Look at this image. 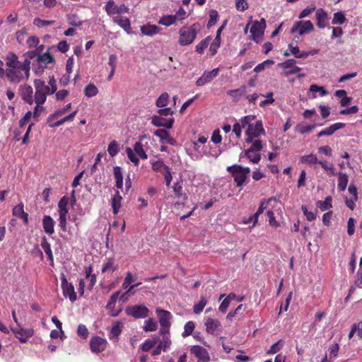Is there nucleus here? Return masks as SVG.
<instances>
[{
	"label": "nucleus",
	"mask_w": 362,
	"mask_h": 362,
	"mask_svg": "<svg viewBox=\"0 0 362 362\" xmlns=\"http://www.w3.org/2000/svg\"><path fill=\"white\" fill-rule=\"evenodd\" d=\"M6 78L13 83L28 80L30 77V60L25 59L20 62L14 53H9L6 57Z\"/></svg>",
	"instance_id": "obj_1"
},
{
	"label": "nucleus",
	"mask_w": 362,
	"mask_h": 362,
	"mask_svg": "<svg viewBox=\"0 0 362 362\" xmlns=\"http://www.w3.org/2000/svg\"><path fill=\"white\" fill-rule=\"evenodd\" d=\"M33 83L35 90V104H44L46 102L47 96L54 94L57 89L54 75L49 76L48 84H46L42 79H35Z\"/></svg>",
	"instance_id": "obj_2"
},
{
	"label": "nucleus",
	"mask_w": 362,
	"mask_h": 362,
	"mask_svg": "<svg viewBox=\"0 0 362 362\" xmlns=\"http://www.w3.org/2000/svg\"><path fill=\"white\" fill-rule=\"evenodd\" d=\"M199 25L193 24L192 25L182 26L179 30V44L182 46H186L192 44L197 37Z\"/></svg>",
	"instance_id": "obj_3"
},
{
	"label": "nucleus",
	"mask_w": 362,
	"mask_h": 362,
	"mask_svg": "<svg viewBox=\"0 0 362 362\" xmlns=\"http://www.w3.org/2000/svg\"><path fill=\"white\" fill-rule=\"evenodd\" d=\"M55 60L54 57L48 52L38 54L37 58L33 62L32 69L35 75L41 76L45 69L47 68L48 64H54Z\"/></svg>",
	"instance_id": "obj_4"
},
{
	"label": "nucleus",
	"mask_w": 362,
	"mask_h": 362,
	"mask_svg": "<svg viewBox=\"0 0 362 362\" xmlns=\"http://www.w3.org/2000/svg\"><path fill=\"white\" fill-rule=\"evenodd\" d=\"M227 171L230 173L234 178L237 187H241L245 182L250 169L248 167H243L240 165H233L227 168Z\"/></svg>",
	"instance_id": "obj_5"
},
{
	"label": "nucleus",
	"mask_w": 362,
	"mask_h": 362,
	"mask_svg": "<svg viewBox=\"0 0 362 362\" xmlns=\"http://www.w3.org/2000/svg\"><path fill=\"white\" fill-rule=\"evenodd\" d=\"M126 153L128 158L134 164V165L137 166L139 163V160L136 157V155L141 159H146L147 154L144 148V146L141 141H137L135 143L134 146V148H127L126 149Z\"/></svg>",
	"instance_id": "obj_6"
},
{
	"label": "nucleus",
	"mask_w": 362,
	"mask_h": 362,
	"mask_svg": "<svg viewBox=\"0 0 362 362\" xmlns=\"http://www.w3.org/2000/svg\"><path fill=\"white\" fill-rule=\"evenodd\" d=\"M69 199L63 197L58 203V212H59V226L62 230H66L67 216L69 213L68 209Z\"/></svg>",
	"instance_id": "obj_7"
},
{
	"label": "nucleus",
	"mask_w": 362,
	"mask_h": 362,
	"mask_svg": "<svg viewBox=\"0 0 362 362\" xmlns=\"http://www.w3.org/2000/svg\"><path fill=\"white\" fill-rule=\"evenodd\" d=\"M264 134L265 132L262 121L257 120L255 123L252 122L246 129L247 138L245 141L247 144L252 143L254 138Z\"/></svg>",
	"instance_id": "obj_8"
},
{
	"label": "nucleus",
	"mask_w": 362,
	"mask_h": 362,
	"mask_svg": "<svg viewBox=\"0 0 362 362\" xmlns=\"http://www.w3.org/2000/svg\"><path fill=\"white\" fill-rule=\"evenodd\" d=\"M314 30V25L310 21H296L290 33L292 34L298 33V35L303 36Z\"/></svg>",
	"instance_id": "obj_9"
},
{
	"label": "nucleus",
	"mask_w": 362,
	"mask_h": 362,
	"mask_svg": "<svg viewBox=\"0 0 362 362\" xmlns=\"http://www.w3.org/2000/svg\"><path fill=\"white\" fill-rule=\"evenodd\" d=\"M60 279L63 296L68 298L71 303L75 302L77 299V295L74 285L67 281L64 274H61Z\"/></svg>",
	"instance_id": "obj_10"
},
{
	"label": "nucleus",
	"mask_w": 362,
	"mask_h": 362,
	"mask_svg": "<svg viewBox=\"0 0 362 362\" xmlns=\"http://www.w3.org/2000/svg\"><path fill=\"white\" fill-rule=\"evenodd\" d=\"M125 311L127 315L132 316L136 319L145 318L148 315L149 313L148 308L142 304L128 306Z\"/></svg>",
	"instance_id": "obj_11"
},
{
	"label": "nucleus",
	"mask_w": 362,
	"mask_h": 362,
	"mask_svg": "<svg viewBox=\"0 0 362 362\" xmlns=\"http://www.w3.org/2000/svg\"><path fill=\"white\" fill-rule=\"evenodd\" d=\"M265 28V19L262 18L260 21H254L250 28V33L252 40L258 42L261 40Z\"/></svg>",
	"instance_id": "obj_12"
},
{
	"label": "nucleus",
	"mask_w": 362,
	"mask_h": 362,
	"mask_svg": "<svg viewBox=\"0 0 362 362\" xmlns=\"http://www.w3.org/2000/svg\"><path fill=\"white\" fill-rule=\"evenodd\" d=\"M11 330L15 337L21 343H26L34 335V329L33 328L24 329L21 325L18 326L17 328H11Z\"/></svg>",
	"instance_id": "obj_13"
},
{
	"label": "nucleus",
	"mask_w": 362,
	"mask_h": 362,
	"mask_svg": "<svg viewBox=\"0 0 362 362\" xmlns=\"http://www.w3.org/2000/svg\"><path fill=\"white\" fill-rule=\"evenodd\" d=\"M107 345V340L98 336L93 337L90 340V350L95 354L103 352L106 349Z\"/></svg>",
	"instance_id": "obj_14"
},
{
	"label": "nucleus",
	"mask_w": 362,
	"mask_h": 362,
	"mask_svg": "<svg viewBox=\"0 0 362 362\" xmlns=\"http://www.w3.org/2000/svg\"><path fill=\"white\" fill-rule=\"evenodd\" d=\"M204 325L206 326V332L212 335H218L222 331L221 324L217 319L208 317Z\"/></svg>",
	"instance_id": "obj_15"
},
{
	"label": "nucleus",
	"mask_w": 362,
	"mask_h": 362,
	"mask_svg": "<svg viewBox=\"0 0 362 362\" xmlns=\"http://www.w3.org/2000/svg\"><path fill=\"white\" fill-rule=\"evenodd\" d=\"M220 69L218 68L214 69L210 71H205L202 76L196 81V85L197 86H204L216 78L218 75Z\"/></svg>",
	"instance_id": "obj_16"
},
{
	"label": "nucleus",
	"mask_w": 362,
	"mask_h": 362,
	"mask_svg": "<svg viewBox=\"0 0 362 362\" xmlns=\"http://www.w3.org/2000/svg\"><path fill=\"white\" fill-rule=\"evenodd\" d=\"M19 92L22 100L26 103L32 105L35 102V95L33 96V90L30 86L25 84L20 86Z\"/></svg>",
	"instance_id": "obj_17"
},
{
	"label": "nucleus",
	"mask_w": 362,
	"mask_h": 362,
	"mask_svg": "<svg viewBox=\"0 0 362 362\" xmlns=\"http://www.w3.org/2000/svg\"><path fill=\"white\" fill-rule=\"evenodd\" d=\"M156 313L158 315L160 327H163V329L165 327H170L171 325L170 321L173 318V315L170 313V312L160 308H157Z\"/></svg>",
	"instance_id": "obj_18"
},
{
	"label": "nucleus",
	"mask_w": 362,
	"mask_h": 362,
	"mask_svg": "<svg viewBox=\"0 0 362 362\" xmlns=\"http://www.w3.org/2000/svg\"><path fill=\"white\" fill-rule=\"evenodd\" d=\"M296 61L295 59H287L285 62L279 64V66L284 70L286 76L298 74L301 68L296 65Z\"/></svg>",
	"instance_id": "obj_19"
},
{
	"label": "nucleus",
	"mask_w": 362,
	"mask_h": 362,
	"mask_svg": "<svg viewBox=\"0 0 362 362\" xmlns=\"http://www.w3.org/2000/svg\"><path fill=\"white\" fill-rule=\"evenodd\" d=\"M190 351L202 362H209L210 361V356L208 351L202 346H192Z\"/></svg>",
	"instance_id": "obj_20"
},
{
	"label": "nucleus",
	"mask_w": 362,
	"mask_h": 362,
	"mask_svg": "<svg viewBox=\"0 0 362 362\" xmlns=\"http://www.w3.org/2000/svg\"><path fill=\"white\" fill-rule=\"evenodd\" d=\"M315 18L317 21V26L319 28L323 29L327 26L329 18L328 13L324 8H320L316 10Z\"/></svg>",
	"instance_id": "obj_21"
},
{
	"label": "nucleus",
	"mask_w": 362,
	"mask_h": 362,
	"mask_svg": "<svg viewBox=\"0 0 362 362\" xmlns=\"http://www.w3.org/2000/svg\"><path fill=\"white\" fill-rule=\"evenodd\" d=\"M173 117L165 119L160 115H154L151 117V123L156 127H163L167 129H170L173 125Z\"/></svg>",
	"instance_id": "obj_22"
},
{
	"label": "nucleus",
	"mask_w": 362,
	"mask_h": 362,
	"mask_svg": "<svg viewBox=\"0 0 362 362\" xmlns=\"http://www.w3.org/2000/svg\"><path fill=\"white\" fill-rule=\"evenodd\" d=\"M346 124L342 122H337L334 123L329 127L322 129L317 134V137H322L324 136H331L336 131L343 129Z\"/></svg>",
	"instance_id": "obj_23"
},
{
	"label": "nucleus",
	"mask_w": 362,
	"mask_h": 362,
	"mask_svg": "<svg viewBox=\"0 0 362 362\" xmlns=\"http://www.w3.org/2000/svg\"><path fill=\"white\" fill-rule=\"evenodd\" d=\"M226 24V21L217 30L216 37L210 45L209 51L211 55H214L217 52V49L220 47L221 45V34L222 33L223 29L224 28L225 25Z\"/></svg>",
	"instance_id": "obj_24"
},
{
	"label": "nucleus",
	"mask_w": 362,
	"mask_h": 362,
	"mask_svg": "<svg viewBox=\"0 0 362 362\" xmlns=\"http://www.w3.org/2000/svg\"><path fill=\"white\" fill-rule=\"evenodd\" d=\"M12 214L14 216L22 219L25 224L28 223V214L24 211V205L22 202L13 209Z\"/></svg>",
	"instance_id": "obj_25"
},
{
	"label": "nucleus",
	"mask_w": 362,
	"mask_h": 362,
	"mask_svg": "<svg viewBox=\"0 0 362 362\" xmlns=\"http://www.w3.org/2000/svg\"><path fill=\"white\" fill-rule=\"evenodd\" d=\"M114 23L119 25L127 33H130L132 28L129 20L126 17L115 16L112 17Z\"/></svg>",
	"instance_id": "obj_26"
},
{
	"label": "nucleus",
	"mask_w": 362,
	"mask_h": 362,
	"mask_svg": "<svg viewBox=\"0 0 362 362\" xmlns=\"http://www.w3.org/2000/svg\"><path fill=\"white\" fill-rule=\"evenodd\" d=\"M55 221L48 215H46L42 218V226L45 232L48 235H52L54 232Z\"/></svg>",
	"instance_id": "obj_27"
},
{
	"label": "nucleus",
	"mask_w": 362,
	"mask_h": 362,
	"mask_svg": "<svg viewBox=\"0 0 362 362\" xmlns=\"http://www.w3.org/2000/svg\"><path fill=\"white\" fill-rule=\"evenodd\" d=\"M123 324L121 322H115L113 323L110 329L109 338L114 341H117L118 337L122 331Z\"/></svg>",
	"instance_id": "obj_28"
},
{
	"label": "nucleus",
	"mask_w": 362,
	"mask_h": 362,
	"mask_svg": "<svg viewBox=\"0 0 362 362\" xmlns=\"http://www.w3.org/2000/svg\"><path fill=\"white\" fill-rule=\"evenodd\" d=\"M117 264L113 258H108L107 261L103 263L101 272L102 273H108L112 274L117 269Z\"/></svg>",
	"instance_id": "obj_29"
},
{
	"label": "nucleus",
	"mask_w": 362,
	"mask_h": 362,
	"mask_svg": "<svg viewBox=\"0 0 362 362\" xmlns=\"http://www.w3.org/2000/svg\"><path fill=\"white\" fill-rule=\"evenodd\" d=\"M122 198L118 190L115 191L114 195L111 199V206L112 208V212L115 215L117 214L121 207V201Z\"/></svg>",
	"instance_id": "obj_30"
},
{
	"label": "nucleus",
	"mask_w": 362,
	"mask_h": 362,
	"mask_svg": "<svg viewBox=\"0 0 362 362\" xmlns=\"http://www.w3.org/2000/svg\"><path fill=\"white\" fill-rule=\"evenodd\" d=\"M92 266H88L85 268L84 273L85 277L88 281V288L91 291L96 283V276L93 274Z\"/></svg>",
	"instance_id": "obj_31"
},
{
	"label": "nucleus",
	"mask_w": 362,
	"mask_h": 362,
	"mask_svg": "<svg viewBox=\"0 0 362 362\" xmlns=\"http://www.w3.org/2000/svg\"><path fill=\"white\" fill-rule=\"evenodd\" d=\"M160 30V28L156 25L147 24L141 27V33L147 36H153L158 34Z\"/></svg>",
	"instance_id": "obj_32"
},
{
	"label": "nucleus",
	"mask_w": 362,
	"mask_h": 362,
	"mask_svg": "<svg viewBox=\"0 0 362 362\" xmlns=\"http://www.w3.org/2000/svg\"><path fill=\"white\" fill-rule=\"evenodd\" d=\"M105 10L110 16L121 13V8L113 0H109L105 6Z\"/></svg>",
	"instance_id": "obj_33"
},
{
	"label": "nucleus",
	"mask_w": 362,
	"mask_h": 362,
	"mask_svg": "<svg viewBox=\"0 0 362 362\" xmlns=\"http://www.w3.org/2000/svg\"><path fill=\"white\" fill-rule=\"evenodd\" d=\"M336 175L338 177L337 189L339 192H344L349 182V176L346 173L342 172L337 173Z\"/></svg>",
	"instance_id": "obj_34"
},
{
	"label": "nucleus",
	"mask_w": 362,
	"mask_h": 362,
	"mask_svg": "<svg viewBox=\"0 0 362 362\" xmlns=\"http://www.w3.org/2000/svg\"><path fill=\"white\" fill-rule=\"evenodd\" d=\"M113 175L115 180V187L117 189H122L123 187V173L119 166L113 168Z\"/></svg>",
	"instance_id": "obj_35"
},
{
	"label": "nucleus",
	"mask_w": 362,
	"mask_h": 362,
	"mask_svg": "<svg viewBox=\"0 0 362 362\" xmlns=\"http://www.w3.org/2000/svg\"><path fill=\"white\" fill-rule=\"evenodd\" d=\"M243 156L247 157L249 160L253 164H257L261 159L260 153L258 152L252 151V150H247L244 153H241L240 155V158Z\"/></svg>",
	"instance_id": "obj_36"
},
{
	"label": "nucleus",
	"mask_w": 362,
	"mask_h": 362,
	"mask_svg": "<svg viewBox=\"0 0 362 362\" xmlns=\"http://www.w3.org/2000/svg\"><path fill=\"white\" fill-rule=\"evenodd\" d=\"M71 107V103L66 104L64 107L56 110L52 114H51L47 119V122H49L55 119H57L64 115Z\"/></svg>",
	"instance_id": "obj_37"
},
{
	"label": "nucleus",
	"mask_w": 362,
	"mask_h": 362,
	"mask_svg": "<svg viewBox=\"0 0 362 362\" xmlns=\"http://www.w3.org/2000/svg\"><path fill=\"white\" fill-rule=\"evenodd\" d=\"M40 245L44 250L45 253L47 255L49 259L50 260V264L52 265L54 264V258L52 252L51 250L50 244L48 243L46 237H43L41 240Z\"/></svg>",
	"instance_id": "obj_38"
},
{
	"label": "nucleus",
	"mask_w": 362,
	"mask_h": 362,
	"mask_svg": "<svg viewBox=\"0 0 362 362\" xmlns=\"http://www.w3.org/2000/svg\"><path fill=\"white\" fill-rule=\"evenodd\" d=\"M182 181H179L174 183L173 189L175 197L178 199L186 200L187 199V196L186 194L182 192Z\"/></svg>",
	"instance_id": "obj_39"
},
{
	"label": "nucleus",
	"mask_w": 362,
	"mask_h": 362,
	"mask_svg": "<svg viewBox=\"0 0 362 362\" xmlns=\"http://www.w3.org/2000/svg\"><path fill=\"white\" fill-rule=\"evenodd\" d=\"M187 14L185 9L182 7H180L174 15H172V19L175 25L178 23H182V21L187 18Z\"/></svg>",
	"instance_id": "obj_40"
},
{
	"label": "nucleus",
	"mask_w": 362,
	"mask_h": 362,
	"mask_svg": "<svg viewBox=\"0 0 362 362\" xmlns=\"http://www.w3.org/2000/svg\"><path fill=\"white\" fill-rule=\"evenodd\" d=\"M288 50L291 52L292 55L298 59L306 58L310 54L308 52L300 51L298 46H293L292 44L288 45Z\"/></svg>",
	"instance_id": "obj_41"
},
{
	"label": "nucleus",
	"mask_w": 362,
	"mask_h": 362,
	"mask_svg": "<svg viewBox=\"0 0 362 362\" xmlns=\"http://www.w3.org/2000/svg\"><path fill=\"white\" fill-rule=\"evenodd\" d=\"M319 165L327 172L329 176H334L337 175L335 168L332 163H329L327 160H320Z\"/></svg>",
	"instance_id": "obj_42"
},
{
	"label": "nucleus",
	"mask_w": 362,
	"mask_h": 362,
	"mask_svg": "<svg viewBox=\"0 0 362 362\" xmlns=\"http://www.w3.org/2000/svg\"><path fill=\"white\" fill-rule=\"evenodd\" d=\"M200 144H199L197 141H192L191 144V150L194 151V153H192V158L194 159H200L203 154L204 151L200 149Z\"/></svg>",
	"instance_id": "obj_43"
},
{
	"label": "nucleus",
	"mask_w": 362,
	"mask_h": 362,
	"mask_svg": "<svg viewBox=\"0 0 362 362\" xmlns=\"http://www.w3.org/2000/svg\"><path fill=\"white\" fill-rule=\"evenodd\" d=\"M227 94L236 100H238L240 97L246 95V87L242 86L237 89L230 90L227 92Z\"/></svg>",
	"instance_id": "obj_44"
},
{
	"label": "nucleus",
	"mask_w": 362,
	"mask_h": 362,
	"mask_svg": "<svg viewBox=\"0 0 362 362\" xmlns=\"http://www.w3.org/2000/svg\"><path fill=\"white\" fill-rule=\"evenodd\" d=\"M300 160L302 163L307 165L319 164L320 161L318 160L317 156L312 153L301 156Z\"/></svg>",
	"instance_id": "obj_45"
},
{
	"label": "nucleus",
	"mask_w": 362,
	"mask_h": 362,
	"mask_svg": "<svg viewBox=\"0 0 362 362\" xmlns=\"http://www.w3.org/2000/svg\"><path fill=\"white\" fill-rule=\"evenodd\" d=\"M158 341V337H153L152 339H146L141 345V349L144 351H148L153 347H154Z\"/></svg>",
	"instance_id": "obj_46"
},
{
	"label": "nucleus",
	"mask_w": 362,
	"mask_h": 362,
	"mask_svg": "<svg viewBox=\"0 0 362 362\" xmlns=\"http://www.w3.org/2000/svg\"><path fill=\"white\" fill-rule=\"evenodd\" d=\"M207 298L205 296H202L200 300L198 303H196L193 307V312L195 314H199L201 313L206 305L207 304Z\"/></svg>",
	"instance_id": "obj_47"
},
{
	"label": "nucleus",
	"mask_w": 362,
	"mask_h": 362,
	"mask_svg": "<svg viewBox=\"0 0 362 362\" xmlns=\"http://www.w3.org/2000/svg\"><path fill=\"white\" fill-rule=\"evenodd\" d=\"M332 197L329 196L327 197L324 201H318L317 202V206L322 211H325L332 207Z\"/></svg>",
	"instance_id": "obj_48"
},
{
	"label": "nucleus",
	"mask_w": 362,
	"mask_h": 362,
	"mask_svg": "<svg viewBox=\"0 0 362 362\" xmlns=\"http://www.w3.org/2000/svg\"><path fill=\"white\" fill-rule=\"evenodd\" d=\"M346 21L345 15L341 11H338L334 13L332 23L333 25H342Z\"/></svg>",
	"instance_id": "obj_49"
},
{
	"label": "nucleus",
	"mask_w": 362,
	"mask_h": 362,
	"mask_svg": "<svg viewBox=\"0 0 362 362\" xmlns=\"http://www.w3.org/2000/svg\"><path fill=\"white\" fill-rule=\"evenodd\" d=\"M98 93V88L93 83H89L84 88V94L88 98L95 96Z\"/></svg>",
	"instance_id": "obj_50"
},
{
	"label": "nucleus",
	"mask_w": 362,
	"mask_h": 362,
	"mask_svg": "<svg viewBox=\"0 0 362 362\" xmlns=\"http://www.w3.org/2000/svg\"><path fill=\"white\" fill-rule=\"evenodd\" d=\"M157 327V322L152 318H149L144 322V329L146 332L156 331Z\"/></svg>",
	"instance_id": "obj_51"
},
{
	"label": "nucleus",
	"mask_w": 362,
	"mask_h": 362,
	"mask_svg": "<svg viewBox=\"0 0 362 362\" xmlns=\"http://www.w3.org/2000/svg\"><path fill=\"white\" fill-rule=\"evenodd\" d=\"M152 169L156 172H160L163 173L164 171H166L168 168V166L165 165L163 161L157 160L151 163Z\"/></svg>",
	"instance_id": "obj_52"
},
{
	"label": "nucleus",
	"mask_w": 362,
	"mask_h": 362,
	"mask_svg": "<svg viewBox=\"0 0 362 362\" xmlns=\"http://www.w3.org/2000/svg\"><path fill=\"white\" fill-rule=\"evenodd\" d=\"M119 151V144L116 141H112L110 143L107 147L108 153L111 157L115 156Z\"/></svg>",
	"instance_id": "obj_53"
},
{
	"label": "nucleus",
	"mask_w": 362,
	"mask_h": 362,
	"mask_svg": "<svg viewBox=\"0 0 362 362\" xmlns=\"http://www.w3.org/2000/svg\"><path fill=\"white\" fill-rule=\"evenodd\" d=\"M169 100V95L168 93H163L157 99L156 105L158 107H166Z\"/></svg>",
	"instance_id": "obj_54"
},
{
	"label": "nucleus",
	"mask_w": 362,
	"mask_h": 362,
	"mask_svg": "<svg viewBox=\"0 0 362 362\" xmlns=\"http://www.w3.org/2000/svg\"><path fill=\"white\" fill-rule=\"evenodd\" d=\"M235 298V293H230L221 303L219 306V310L222 313L226 312L227 308H228L230 305V302L231 300H233Z\"/></svg>",
	"instance_id": "obj_55"
},
{
	"label": "nucleus",
	"mask_w": 362,
	"mask_h": 362,
	"mask_svg": "<svg viewBox=\"0 0 362 362\" xmlns=\"http://www.w3.org/2000/svg\"><path fill=\"white\" fill-rule=\"evenodd\" d=\"M211 40V37L208 36L204 40H202L197 46H196V52L199 54H202L206 48L209 46V42Z\"/></svg>",
	"instance_id": "obj_56"
},
{
	"label": "nucleus",
	"mask_w": 362,
	"mask_h": 362,
	"mask_svg": "<svg viewBox=\"0 0 362 362\" xmlns=\"http://www.w3.org/2000/svg\"><path fill=\"white\" fill-rule=\"evenodd\" d=\"M276 199L274 197H271L268 199H264L261 202L260 205L257 209V211L255 213V215H257V217L258 218L260 214H262L264 212V210L267 209V204L271 202L272 201H275Z\"/></svg>",
	"instance_id": "obj_57"
},
{
	"label": "nucleus",
	"mask_w": 362,
	"mask_h": 362,
	"mask_svg": "<svg viewBox=\"0 0 362 362\" xmlns=\"http://www.w3.org/2000/svg\"><path fill=\"white\" fill-rule=\"evenodd\" d=\"M158 23L162 25H165L166 27L175 25L172 19V15H163L160 18V19L158 21Z\"/></svg>",
	"instance_id": "obj_58"
},
{
	"label": "nucleus",
	"mask_w": 362,
	"mask_h": 362,
	"mask_svg": "<svg viewBox=\"0 0 362 362\" xmlns=\"http://www.w3.org/2000/svg\"><path fill=\"white\" fill-rule=\"evenodd\" d=\"M218 19V13L216 10H211L209 12V20L207 23V28L214 25Z\"/></svg>",
	"instance_id": "obj_59"
},
{
	"label": "nucleus",
	"mask_w": 362,
	"mask_h": 362,
	"mask_svg": "<svg viewBox=\"0 0 362 362\" xmlns=\"http://www.w3.org/2000/svg\"><path fill=\"white\" fill-rule=\"evenodd\" d=\"M68 23L72 26H80L82 25V21L76 14H71L67 18Z\"/></svg>",
	"instance_id": "obj_60"
},
{
	"label": "nucleus",
	"mask_w": 362,
	"mask_h": 362,
	"mask_svg": "<svg viewBox=\"0 0 362 362\" xmlns=\"http://www.w3.org/2000/svg\"><path fill=\"white\" fill-rule=\"evenodd\" d=\"M195 325L192 321L187 322L184 327V332L182 334L183 337L189 336L194 329Z\"/></svg>",
	"instance_id": "obj_61"
},
{
	"label": "nucleus",
	"mask_w": 362,
	"mask_h": 362,
	"mask_svg": "<svg viewBox=\"0 0 362 362\" xmlns=\"http://www.w3.org/2000/svg\"><path fill=\"white\" fill-rule=\"evenodd\" d=\"M316 9V7L314 4H311L308 6H307L305 8H304L299 14L298 18L299 19H303L305 17L308 16L310 13H312L313 11H315Z\"/></svg>",
	"instance_id": "obj_62"
},
{
	"label": "nucleus",
	"mask_w": 362,
	"mask_h": 362,
	"mask_svg": "<svg viewBox=\"0 0 362 362\" xmlns=\"http://www.w3.org/2000/svg\"><path fill=\"white\" fill-rule=\"evenodd\" d=\"M255 120V116L253 115H247L242 117L240 119L238 123H240V126L242 128L248 127L250 124Z\"/></svg>",
	"instance_id": "obj_63"
},
{
	"label": "nucleus",
	"mask_w": 362,
	"mask_h": 362,
	"mask_svg": "<svg viewBox=\"0 0 362 362\" xmlns=\"http://www.w3.org/2000/svg\"><path fill=\"white\" fill-rule=\"evenodd\" d=\"M170 345L171 340L169 336H164L158 346H160L163 351H166L170 348Z\"/></svg>",
	"instance_id": "obj_64"
}]
</instances>
